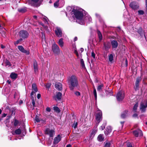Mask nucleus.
Returning <instances> with one entry per match:
<instances>
[{"label": "nucleus", "mask_w": 147, "mask_h": 147, "mask_svg": "<svg viewBox=\"0 0 147 147\" xmlns=\"http://www.w3.org/2000/svg\"><path fill=\"white\" fill-rule=\"evenodd\" d=\"M138 116V114L136 113L134 114L133 115V117H136Z\"/></svg>", "instance_id": "obj_54"}, {"label": "nucleus", "mask_w": 147, "mask_h": 147, "mask_svg": "<svg viewBox=\"0 0 147 147\" xmlns=\"http://www.w3.org/2000/svg\"><path fill=\"white\" fill-rule=\"evenodd\" d=\"M104 139V136L103 135L100 134L98 136L97 138L99 142L102 141Z\"/></svg>", "instance_id": "obj_20"}, {"label": "nucleus", "mask_w": 147, "mask_h": 147, "mask_svg": "<svg viewBox=\"0 0 147 147\" xmlns=\"http://www.w3.org/2000/svg\"><path fill=\"white\" fill-rule=\"evenodd\" d=\"M61 136L60 135H58L54 139L53 144H56L58 143L61 140Z\"/></svg>", "instance_id": "obj_12"}, {"label": "nucleus", "mask_w": 147, "mask_h": 147, "mask_svg": "<svg viewBox=\"0 0 147 147\" xmlns=\"http://www.w3.org/2000/svg\"><path fill=\"white\" fill-rule=\"evenodd\" d=\"M71 13L72 17L74 18H76L77 22L81 25L84 24L83 12L82 11L74 9Z\"/></svg>", "instance_id": "obj_1"}, {"label": "nucleus", "mask_w": 147, "mask_h": 147, "mask_svg": "<svg viewBox=\"0 0 147 147\" xmlns=\"http://www.w3.org/2000/svg\"><path fill=\"white\" fill-rule=\"evenodd\" d=\"M32 90L35 92H37L38 91L37 88L35 84H32Z\"/></svg>", "instance_id": "obj_24"}, {"label": "nucleus", "mask_w": 147, "mask_h": 147, "mask_svg": "<svg viewBox=\"0 0 147 147\" xmlns=\"http://www.w3.org/2000/svg\"><path fill=\"white\" fill-rule=\"evenodd\" d=\"M6 64L7 65H9L10 66L11 65V63L9 61H7L6 62Z\"/></svg>", "instance_id": "obj_49"}, {"label": "nucleus", "mask_w": 147, "mask_h": 147, "mask_svg": "<svg viewBox=\"0 0 147 147\" xmlns=\"http://www.w3.org/2000/svg\"><path fill=\"white\" fill-rule=\"evenodd\" d=\"M129 6L134 9H137L139 7L137 5L136 3L134 2L131 3L129 5Z\"/></svg>", "instance_id": "obj_15"}, {"label": "nucleus", "mask_w": 147, "mask_h": 147, "mask_svg": "<svg viewBox=\"0 0 147 147\" xmlns=\"http://www.w3.org/2000/svg\"><path fill=\"white\" fill-rule=\"evenodd\" d=\"M77 125H78L77 122H75V121L73 124V127L74 128V129H76L77 127Z\"/></svg>", "instance_id": "obj_38"}, {"label": "nucleus", "mask_w": 147, "mask_h": 147, "mask_svg": "<svg viewBox=\"0 0 147 147\" xmlns=\"http://www.w3.org/2000/svg\"><path fill=\"white\" fill-rule=\"evenodd\" d=\"M104 47L106 50H108L110 47V46L109 43H104Z\"/></svg>", "instance_id": "obj_19"}, {"label": "nucleus", "mask_w": 147, "mask_h": 147, "mask_svg": "<svg viewBox=\"0 0 147 147\" xmlns=\"http://www.w3.org/2000/svg\"><path fill=\"white\" fill-rule=\"evenodd\" d=\"M77 37H75V38H74V41H76L77 40Z\"/></svg>", "instance_id": "obj_62"}, {"label": "nucleus", "mask_w": 147, "mask_h": 147, "mask_svg": "<svg viewBox=\"0 0 147 147\" xmlns=\"http://www.w3.org/2000/svg\"><path fill=\"white\" fill-rule=\"evenodd\" d=\"M63 38H61L59 40L58 42V44L61 47H62L63 46L64 42L63 41Z\"/></svg>", "instance_id": "obj_23"}, {"label": "nucleus", "mask_w": 147, "mask_h": 147, "mask_svg": "<svg viewBox=\"0 0 147 147\" xmlns=\"http://www.w3.org/2000/svg\"><path fill=\"white\" fill-rule=\"evenodd\" d=\"M106 130L107 131L108 133H110L111 131V127H108Z\"/></svg>", "instance_id": "obj_41"}, {"label": "nucleus", "mask_w": 147, "mask_h": 147, "mask_svg": "<svg viewBox=\"0 0 147 147\" xmlns=\"http://www.w3.org/2000/svg\"><path fill=\"white\" fill-rule=\"evenodd\" d=\"M74 53L76 54V56L78 57H79V55L78 53V52L76 50H75L74 51Z\"/></svg>", "instance_id": "obj_50"}, {"label": "nucleus", "mask_w": 147, "mask_h": 147, "mask_svg": "<svg viewBox=\"0 0 147 147\" xmlns=\"http://www.w3.org/2000/svg\"><path fill=\"white\" fill-rule=\"evenodd\" d=\"M111 44L112 48L115 49L117 48L118 45L117 42L115 40H112L111 42Z\"/></svg>", "instance_id": "obj_13"}, {"label": "nucleus", "mask_w": 147, "mask_h": 147, "mask_svg": "<svg viewBox=\"0 0 147 147\" xmlns=\"http://www.w3.org/2000/svg\"><path fill=\"white\" fill-rule=\"evenodd\" d=\"M80 63L81 66H82L83 68H85V65H84V61L82 59H80Z\"/></svg>", "instance_id": "obj_31"}, {"label": "nucleus", "mask_w": 147, "mask_h": 147, "mask_svg": "<svg viewBox=\"0 0 147 147\" xmlns=\"http://www.w3.org/2000/svg\"><path fill=\"white\" fill-rule=\"evenodd\" d=\"M128 111L127 110H125L124 111V112L121 115V117L122 118H124L127 115Z\"/></svg>", "instance_id": "obj_22"}, {"label": "nucleus", "mask_w": 147, "mask_h": 147, "mask_svg": "<svg viewBox=\"0 0 147 147\" xmlns=\"http://www.w3.org/2000/svg\"><path fill=\"white\" fill-rule=\"evenodd\" d=\"M50 86L51 84L50 83H47L46 84V87L48 88H49L50 87Z\"/></svg>", "instance_id": "obj_52"}, {"label": "nucleus", "mask_w": 147, "mask_h": 147, "mask_svg": "<svg viewBox=\"0 0 147 147\" xmlns=\"http://www.w3.org/2000/svg\"><path fill=\"white\" fill-rule=\"evenodd\" d=\"M75 94L77 96H79L80 95V93L78 91H76L75 92Z\"/></svg>", "instance_id": "obj_46"}, {"label": "nucleus", "mask_w": 147, "mask_h": 147, "mask_svg": "<svg viewBox=\"0 0 147 147\" xmlns=\"http://www.w3.org/2000/svg\"><path fill=\"white\" fill-rule=\"evenodd\" d=\"M84 49L83 48H81L80 50V51L81 52H83L84 51Z\"/></svg>", "instance_id": "obj_58"}, {"label": "nucleus", "mask_w": 147, "mask_h": 147, "mask_svg": "<svg viewBox=\"0 0 147 147\" xmlns=\"http://www.w3.org/2000/svg\"><path fill=\"white\" fill-rule=\"evenodd\" d=\"M97 34L98 36L99 40L100 41L102 40V35L101 32L99 31H97Z\"/></svg>", "instance_id": "obj_28"}, {"label": "nucleus", "mask_w": 147, "mask_h": 147, "mask_svg": "<svg viewBox=\"0 0 147 147\" xmlns=\"http://www.w3.org/2000/svg\"><path fill=\"white\" fill-rule=\"evenodd\" d=\"M45 134L49 136L50 137H53L55 134L54 130L48 128L45 129Z\"/></svg>", "instance_id": "obj_5"}, {"label": "nucleus", "mask_w": 147, "mask_h": 147, "mask_svg": "<svg viewBox=\"0 0 147 147\" xmlns=\"http://www.w3.org/2000/svg\"><path fill=\"white\" fill-rule=\"evenodd\" d=\"M133 133L135 136L136 137L139 136H140L142 135V132L140 129L134 131H133Z\"/></svg>", "instance_id": "obj_10"}, {"label": "nucleus", "mask_w": 147, "mask_h": 147, "mask_svg": "<svg viewBox=\"0 0 147 147\" xmlns=\"http://www.w3.org/2000/svg\"><path fill=\"white\" fill-rule=\"evenodd\" d=\"M91 56L93 58H95V55L94 52H92L91 53Z\"/></svg>", "instance_id": "obj_47"}, {"label": "nucleus", "mask_w": 147, "mask_h": 147, "mask_svg": "<svg viewBox=\"0 0 147 147\" xmlns=\"http://www.w3.org/2000/svg\"><path fill=\"white\" fill-rule=\"evenodd\" d=\"M7 82L9 84H10L11 83V81H10V80H7Z\"/></svg>", "instance_id": "obj_61"}, {"label": "nucleus", "mask_w": 147, "mask_h": 147, "mask_svg": "<svg viewBox=\"0 0 147 147\" xmlns=\"http://www.w3.org/2000/svg\"><path fill=\"white\" fill-rule=\"evenodd\" d=\"M15 133L16 134H20L21 133V130L20 128H18L16 130Z\"/></svg>", "instance_id": "obj_27"}, {"label": "nucleus", "mask_w": 147, "mask_h": 147, "mask_svg": "<svg viewBox=\"0 0 147 147\" xmlns=\"http://www.w3.org/2000/svg\"><path fill=\"white\" fill-rule=\"evenodd\" d=\"M18 49L22 52L26 53L27 55L29 54V52L25 50L24 48L22 46H18Z\"/></svg>", "instance_id": "obj_14"}, {"label": "nucleus", "mask_w": 147, "mask_h": 147, "mask_svg": "<svg viewBox=\"0 0 147 147\" xmlns=\"http://www.w3.org/2000/svg\"><path fill=\"white\" fill-rule=\"evenodd\" d=\"M103 86V84H101L100 85H99L97 87V90L98 91H100L102 89V88Z\"/></svg>", "instance_id": "obj_29"}, {"label": "nucleus", "mask_w": 147, "mask_h": 147, "mask_svg": "<svg viewBox=\"0 0 147 147\" xmlns=\"http://www.w3.org/2000/svg\"><path fill=\"white\" fill-rule=\"evenodd\" d=\"M125 64H126V66H127V65H128V62H127V59H126L125 60Z\"/></svg>", "instance_id": "obj_60"}, {"label": "nucleus", "mask_w": 147, "mask_h": 147, "mask_svg": "<svg viewBox=\"0 0 147 147\" xmlns=\"http://www.w3.org/2000/svg\"><path fill=\"white\" fill-rule=\"evenodd\" d=\"M138 12L139 14L140 15H143L144 13V11L142 10H139Z\"/></svg>", "instance_id": "obj_43"}, {"label": "nucleus", "mask_w": 147, "mask_h": 147, "mask_svg": "<svg viewBox=\"0 0 147 147\" xmlns=\"http://www.w3.org/2000/svg\"><path fill=\"white\" fill-rule=\"evenodd\" d=\"M110 143H106L105 145V147H110Z\"/></svg>", "instance_id": "obj_44"}, {"label": "nucleus", "mask_w": 147, "mask_h": 147, "mask_svg": "<svg viewBox=\"0 0 147 147\" xmlns=\"http://www.w3.org/2000/svg\"><path fill=\"white\" fill-rule=\"evenodd\" d=\"M113 55L112 54H110L109 56V60L110 62H111L113 60Z\"/></svg>", "instance_id": "obj_34"}, {"label": "nucleus", "mask_w": 147, "mask_h": 147, "mask_svg": "<svg viewBox=\"0 0 147 147\" xmlns=\"http://www.w3.org/2000/svg\"><path fill=\"white\" fill-rule=\"evenodd\" d=\"M41 97V95L40 94H38L37 95V97L38 99H39Z\"/></svg>", "instance_id": "obj_55"}, {"label": "nucleus", "mask_w": 147, "mask_h": 147, "mask_svg": "<svg viewBox=\"0 0 147 147\" xmlns=\"http://www.w3.org/2000/svg\"><path fill=\"white\" fill-rule=\"evenodd\" d=\"M34 71L35 73H36L38 71V68L37 62L35 60H34Z\"/></svg>", "instance_id": "obj_18"}, {"label": "nucleus", "mask_w": 147, "mask_h": 147, "mask_svg": "<svg viewBox=\"0 0 147 147\" xmlns=\"http://www.w3.org/2000/svg\"><path fill=\"white\" fill-rule=\"evenodd\" d=\"M138 106V103H136L134 106L133 107V110L134 111H135V112L137 110V107Z\"/></svg>", "instance_id": "obj_35"}, {"label": "nucleus", "mask_w": 147, "mask_h": 147, "mask_svg": "<svg viewBox=\"0 0 147 147\" xmlns=\"http://www.w3.org/2000/svg\"><path fill=\"white\" fill-rule=\"evenodd\" d=\"M55 87L58 90H61L62 89V85L60 83L56 82L55 84Z\"/></svg>", "instance_id": "obj_16"}, {"label": "nucleus", "mask_w": 147, "mask_h": 147, "mask_svg": "<svg viewBox=\"0 0 147 147\" xmlns=\"http://www.w3.org/2000/svg\"><path fill=\"white\" fill-rule=\"evenodd\" d=\"M70 85L69 86L71 90H73L74 87L77 86L78 85V81L77 77L75 76H71L70 80Z\"/></svg>", "instance_id": "obj_2"}, {"label": "nucleus", "mask_w": 147, "mask_h": 147, "mask_svg": "<svg viewBox=\"0 0 147 147\" xmlns=\"http://www.w3.org/2000/svg\"><path fill=\"white\" fill-rule=\"evenodd\" d=\"M124 92L123 91H119L117 94V98L119 101L122 100L124 97Z\"/></svg>", "instance_id": "obj_6"}, {"label": "nucleus", "mask_w": 147, "mask_h": 147, "mask_svg": "<svg viewBox=\"0 0 147 147\" xmlns=\"http://www.w3.org/2000/svg\"><path fill=\"white\" fill-rule=\"evenodd\" d=\"M138 32L141 36L143 35V30L141 28H140L138 30Z\"/></svg>", "instance_id": "obj_30"}, {"label": "nucleus", "mask_w": 147, "mask_h": 147, "mask_svg": "<svg viewBox=\"0 0 147 147\" xmlns=\"http://www.w3.org/2000/svg\"><path fill=\"white\" fill-rule=\"evenodd\" d=\"M127 147H132V146L130 143H128L127 144Z\"/></svg>", "instance_id": "obj_51"}, {"label": "nucleus", "mask_w": 147, "mask_h": 147, "mask_svg": "<svg viewBox=\"0 0 147 147\" xmlns=\"http://www.w3.org/2000/svg\"><path fill=\"white\" fill-rule=\"evenodd\" d=\"M147 107V101L144 100L141 102L140 109L141 111L143 113L146 111V108Z\"/></svg>", "instance_id": "obj_4"}, {"label": "nucleus", "mask_w": 147, "mask_h": 147, "mask_svg": "<svg viewBox=\"0 0 147 147\" xmlns=\"http://www.w3.org/2000/svg\"><path fill=\"white\" fill-rule=\"evenodd\" d=\"M35 120H36V121L37 122H39L40 121V119H39L38 117V116H36L35 117Z\"/></svg>", "instance_id": "obj_48"}, {"label": "nucleus", "mask_w": 147, "mask_h": 147, "mask_svg": "<svg viewBox=\"0 0 147 147\" xmlns=\"http://www.w3.org/2000/svg\"><path fill=\"white\" fill-rule=\"evenodd\" d=\"M46 110L48 112H50L51 111V109L50 108L47 107L46 109Z\"/></svg>", "instance_id": "obj_53"}, {"label": "nucleus", "mask_w": 147, "mask_h": 147, "mask_svg": "<svg viewBox=\"0 0 147 147\" xmlns=\"http://www.w3.org/2000/svg\"><path fill=\"white\" fill-rule=\"evenodd\" d=\"M35 92L34 91H33L31 93V96H32V95H34Z\"/></svg>", "instance_id": "obj_57"}, {"label": "nucleus", "mask_w": 147, "mask_h": 147, "mask_svg": "<svg viewBox=\"0 0 147 147\" xmlns=\"http://www.w3.org/2000/svg\"><path fill=\"white\" fill-rule=\"evenodd\" d=\"M71 146L70 144H68L66 146V147H71Z\"/></svg>", "instance_id": "obj_63"}, {"label": "nucleus", "mask_w": 147, "mask_h": 147, "mask_svg": "<svg viewBox=\"0 0 147 147\" xmlns=\"http://www.w3.org/2000/svg\"><path fill=\"white\" fill-rule=\"evenodd\" d=\"M32 98H32V104L33 107H35V102L34 97H32Z\"/></svg>", "instance_id": "obj_42"}, {"label": "nucleus", "mask_w": 147, "mask_h": 147, "mask_svg": "<svg viewBox=\"0 0 147 147\" xmlns=\"http://www.w3.org/2000/svg\"><path fill=\"white\" fill-rule=\"evenodd\" d=\"M18 74L14 72L11 73L10 75V77L12 79L15 80L17 78Z\"/></svg>", "instance_id": "obj_17"}, {"label": "nucleus", "mask_w": 147, "mask_h": 147, "mask_svg": "<svg viewBox=\"0 0 147 147\" xmlns=\"http://www.w3.org/2000/svg\"><path fill=\"white\" fill-rule=\"evenodd\" d=\"M106 125V123H104L100 127V129L101 130H102L105 129V126Z\"/></svg>", "instance_id": "obj_32"}, {"label": "nucleus", "mask_w": 147, "mask_h": 147, "mask_svg": "<svg viewBox=\"0 0 147 147\" xmlns=\"http://www.w3.org/2000/svg\"><path fill=\"white\" fill-rule=\"evenodd\" d=\"M93 93L95 97V99H96L97 98V94L96 92L95 88H94V91H93Z\"/></svg>", "instance_id": "obj_36"}, {"label": "nucleus", "mask_w": 147, "mask_h": 147, "mask_svg": "<svg viewBox=\"0 0 147 147\" xmlns=\"http://www.w3.org/2000/svg\"><path fill=\"white\" fill-rule=\"evenodd\" d=\"M52 50L54 53L58 54L60 53V49L58 45L55 43L53 44L52 47Z\"/></svg>", "instance_id": "obj_8"}, {"label": "nucleus", "mask_w": 147, "mask_h": 147, "mask_svg": "<svg viewBox=\"0 0 147 147\" xmlns=\"http://www.w3.org/2000/svg\"><path fill=\"white\" fill-rule=\"evenodd\" d=\"M84 22L86 21L88 22H90L92 21V19L89 16H86L85 18H84Z\"/></svg>", "instance_id": "obj_25"}, {"label": "nucleus", "mask_w": 147, "mask_h": 147, "mask_svg": "<svg viewBox=\"0 0 147 147\" xmlns=\"http://www.w3.org/2000/svg\"><path fill=\"white\" fill-rule=\"evenodd\" d=\"M18 11L20 12L24 13V12H25L26 11V10L25 9H19Z\"/></svg>", "instance_id": "obj_40"}, {"label": "nucleus", "mask_w": 147, "mask_h": 147, "mask_svg": "<svg viewBox=\"0 0 147 147\" xmlns=\"http://www.w3.org/2000/svg\"><path fill=\"white\" fill-rule=\"evenodd\" d=\"M59 1L57 0V1L56 2H55L54 4V5L55 7H57L58 5H59Z\"/></svg>", "instance_id": "obj_37"}, {"label": "nucleus", "mask_w": 147, "mask_h": 147, "mask_svg": "<svg viewBox=\"0 0 147 147\" xmlns=\"http://www.w3.org/2000/svg\"><path fill=\"white\" fill-rule=\"evenodd\" d=\"M62 96V94L60 92H59L57 93L56 95V98H57L58 100H60L61 99Z\"/></svg>", "instance_id": "obj_26"}, {"label": "nucleus", "mask_w": 147, "mask_h": 147, "mask_svg": "<svg viewBox=\"0 0 147 147\" xmlns=\"http://www.w3.org/2000/svg\"><path fill=\"white\" fill-rule=\"evenodd\" d=\"M145 3H146V7L147 8V0H146Z\"/></svg>", "instance_id": "obj_64"}, {"label": "nucleus", "mask_w": 147, "mask_h": 147, "mask_svg": "<svg viewBox=\"0 0 147 147\" xmlns=\"http://www.w3.org/2000/svg\"><path fill=\"white\" fill-rule=\"evenodd\" d=\"M22 40V38H20V39L17 40L16 42H15V44H18L20 42H21Z\"/></svg>", "instance_id": "obj_45"}, {"label": "nucleus", "mask_w": 147, "mask_h": 147, "mask_svg": "<svg viewBox=\"0 0 147 147\" xmlns=\"http://www.w3.org/2000/svg\"><path fill=\"white\" fill-rule=\"evenodd\" d=\"M18 123L19 121L18 120L16 119L15 120L14 123V125L15 126H17L18 124Z\"/></svg>", "instance_id": "obj_39"}, {"label": "nucleus", "mask_w": 147, "mask_h": 147, "mask_svg": "<svg viewBox=\"0 0 147 147\" xmlns=\"http://www.w3.org/2000/svg\"><path fill=\"white\" fill-rule=\"evenodd\" d=\"M32 1L34 3H36L38 2L39 0H32Z\"/></svg>", "instance_id": "obj_56"}, {"label": "nucleus", "mask_w": 147, "mask_h": 147, "mask_svg": "<svg viewBox=\"0 0 147 147\" xmlns=\"http://www.w3.org/2000/svg\"><path fill=\"white\" fill-rule=\"evenodd\" d=\"M20 37L21 38H27L29 35L28 33L26 30H21L19 32Z\"/></svg>", "instance_id": "obj_7"}, {"label": "nucleus", "mask_w": 147, "mask_h": 147, "mask_svg": "<svg viewBox=\"0 0 147 147\" xmlns=\"http://www.w3.org/2000/svg\"><path fill=\"white\" fill-rule=\"evenodd\" d=\"M141 78L140 77H138L137 78L135 82V86L134 87L135 90H137L138 89L139 87V83L141 81Z\"/></svg>", "instance_id": "obj_11"}, {"label": "nucleus", "mask_w": 147, "mask_h": 147, "mask_svg": "<svg viewBox=\"0 0 147 147\" xmlns=\"http://www.w3.org/2000/svg\"><path fill=\"white\" fill-rule=\"evenodd\" d=\"M6 115H7L6 114L4 113V114H3L2 117H5L6 116Z\"/></svg>", "instance_id": "obj_59"}, {"label": "nucleus", "mask_w": 147, "mask_h": 147, "mask_svg": "<svg viewBox=\"0 0 147 147\" xmlns=\"http://www.w3.org/2000/svg\"><path fill=\"white\" fill-rule=\"evenodd\" d=\"M55 32V34L57 37H61L62 36V31L59 28L57 27Z\"/></svg>", "instance_id": "obj_9"}, {"label": "nucleus", "mask_w": 147, "mask_h": 147, "mask_svg": "<svg viewBox=\"0 0 147 147\" xmlns=\"http://www.w3.org/2000/svg\"><path fill=\"white\" fill-rule=\"evenodd\" d=\"M102 113L101 111L98 110L97 111V112L96 115V119L97 121L96 124V126L97 127L100 121L102 120Z\"/></svg>", "instance_id": "obj_3"}, {"label": "nucleus", "mask_w": 147, "mask_h": 147, "mask_svg": "<svg viewBox=\"0 0 147 147\" xmlns=\"http://www.w3.org/2000/svg\"><path fill=\"white\" fill-rule=\"evenodd\" d=\"M97 131L96 130H93L92 131L90 135V137L91 139H92L93 138L95 135Z\"/></svg>", "instance_id": "obj_21"}, {"label": "nucleus", "mask_w": 147, "mask_h": 147, "mask_svg": "<svg viewBox=\"0 0 147 147\" xmlns=\"http://www.w3.org/2000/svg\"><path fill=\"white\" fill-rule=\"evenodd\" d=\"M53 109L55 111L59 113L60 112V111L59 109L57 107H53Z\"/></svg>", "instance_id": "obj_33"}]
</instances>
